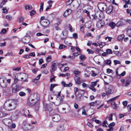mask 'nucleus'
<instances>
[{
    "mask_svg": "<svg viewBox=\"0 0 131 131\" xmlns=\"http://www.w3.org/2000/svg\"><path fill=\"white\" fill-rule=\"evenodd\" d=\"M17 99L7 100L5 102L3 108L6 110L11 111L14 110L17 105Z\"/></svg>",
    "mask_w": 131,
    "mask_h": 131,
    "instance_id": "obj_1",
    "label": "nucleus"
},
{
    "mask_svg": "<svg viewBox=\"0 0 131 131\" xmlns=\"http://www.w3.org/2000/svg\"><path fill=\"white\" fill-rule=\"evenodd\" d=\"M36 97V94H31L28 99L27 104L30 106H32L35 105L38 100Z\"/></svg>",
    "mask_w": 131,
    "mask_h": 131,
    "instance_id": "obj_2",
    "label": "nucleus"
},
{
    "mask_svg": "<svg viewBox=\"0 0 131 131\" xmlns=\"http://www.w3.org/2000/svg\"><path fill=\"white\" fill-rule=\"evenodd\" d=\"M23 124V128L25 130H30L34 127L31 124L27 123L26 121H24Z\"/></svg>",
    "mask_w": 131,
    "mask_h": 131,
    "instance_id": "obj_3",
    "label": "nucleus"
},
{
    "mask_svg": "<svg viewBox=\"0 0 131 131\" xmlns=\"http://www.w3.org/2000/svg\"><path fill=\"white\" fill-rule=\"evenodd\" d=\"M97 7L101 11L106 10L107 8L106 4L103 3H99L98 4Z\"/></svg>",
    "mask_w": 131,
    "mask_h": 131,
    "instance_id": "obj_4",
    "label": "nucleus"
},
{
    "mask_svg": "<svg viewBox=\"0 0 131 131\" xmlns=\"http://www.w3.org/2000/svg\"><path fill=\"white\" fill-rule=\"evenodd\" d=\"M41 25L45 28L49 27V21L47 20L44 19L40 21Z\"/></svg>",
    "mask_w": 131,
    "mask_h": 131,
    "instance_id": "obj_5",
    "label": "nucleus"
},
{
    "mask_svg": "<svg viewBox=\"0 0 131 131\" xmlns=\"http://www.w3.org/2000/svg\"><path fill=\"white\" fill-rule=\"evenodd\" d=\"M68 31L66 30H64L60 35V37L61 39L63 40L66 38L67 36Z\"/></svg>",
    "mask_w": 131,
    "mask_h": 131,
    "instance_id": "obj_6",
    "label": "nucleus"
},
{
    "mask_svg": "<svg viewBox=\"0 0 131 131\" xmlns=\"http://www.w3.org/2000/svg\"><path fill=\"white\" fill-rule=\"evenodd\" d=\"M46 110L49 112L53 110L52 105L51 104H46L44 105Z\"/></svg>",
    "mask_w": 131,
    "mask_h": 131,
    "instance_id": "obj_7",
    "label": "nucleus"
},
{
    "mask_svg": "<svg viewBox=\"0 0 131 131\" xmlns=\"http://www.w3.org/2000/svg\"><path fill=\"white\" fill-rule=\"evenodd\" d=\"M96 23V26L99 28H101L105 25L104 22L102 21V19L101 20H97Z\"/></svg>",
    "mask_w": 131,
    "mask_h": 131,
    "instance_id": "obj_8",
    "label": "nucleus"
},
{
    "mask_svg": "<svg viewBox=\"0 0 131 131\" xmlns=\"http://www.w3.org/2000/svg\"><path fill=\"white\" fill-rule=\"evenodd\" d=\"M52 118L53 121L55 122L58 121L60 119V116L57 114L52 115Z\"/></svg>",
    "mask_w": 131,
    "mask_h": 131,
    "instance_id": "obj_9",
    "label": "nucleus"
},
{
    "mask_svg": "<svg viewBox=\"0 0 131 131\" xmlns=\"http://www.w3.org/2000/svg\"><path fill=\"white\" fill-rule=\"evenodd\" d=\"M101 103L100 101H96L94 102H92L90 103L89 105L90 107H95L99 105Z\"/></svg>",
    "mask_w": 131,
    "mask_h": 131,
    "instance_id": "obj_10",
    "label": "nucleus"
},
{
    "mask_svg": "<svg viewBox=\"0 0 131 131\" xmlns=\"http://www.w3.org/2000/svg\"><path fill=\"white\" fill-rule=\"evenodd\" d=\"M126 24L125 21H118L116 24V26L117 27H122Z\"/></svg>",
    "mask_w": 131,
    "mask_h": 131,
    "instance_id": "obj_11",
    "label": "nucleus"
},
{
    "mask_svg": "<svg viewBox=\"0 0 131 131\" xmlns=\"http://www.w3.org/2000/svg\"><path fill=\"white\" fill-rule=\"evenodd\" d=\"M64 98V96L62 95L61 96V98L59 100H57L55 102L54 104L56 105H58L62 104L63 101V100Z\"/></svg>",
    "mask_w": 131,
    "mask_h": 131,
    "instance_id": "obj_12",
    "label": "nucleus"
},
{
    "mask_svg": "<svg viewBox=\"0 0 131 131\" xmlns=\"http://www.w3.org/2000/svg\"><path fill=\"white\" fill-rule=\"evenodd\" d=\"M56 65V63L55 62L52 63V64L51 72L52 74H53V72L57 70V67Z\"/></svg>",
    "mask_w": 131,
    "mask_h": 131,
    "instance_id": "obj_13",
    "label": "nucleus"
},
{
    "mask_svg": "<svg viewBox=\"0 0 131 131\" xmlns=\"http://www.w3.org/2000/svg\"><path fill=\"white\" fill-rule=\"evenodd\" d=\"M92 16L93 17V18L92 19L93 20H95L97 21V20H101L102 19L100 14L98 15H93Z\"/></svg>",
    "mask_w": 131,
    "mask_h": 131,
    "instance_id": "obj_14",
    "label": "nucleus"
},
{
    "mask_svg": "<svg viewBox=\"0 0 131 131\" xmlns=\"http://www.w3.org/2000/svg\"><path fill=\"white\" fill-rule=\"evenodd\" d=\"M74 80L76 83L77 84H80L81 83L84 81V80L81 79L80 77L75 78Z\"/></svg>",
    "mask_w": 131,
    "mask_h": 131,
    "instance_id": "obj_15",
    "label": "nucleus"
},
{
    "mask_svg": "<svg viewBox=\"0 0 131 131\" xmlns=\"http://www.w3.org/2000/svg\"><path fill=\"white\" fill-rule=\"evenodd\" d=\"M12 92L14 93H16L18 91V90L17 89V85L16 84H13L12 86Z\"/></svg>",
    "mask_w": 131,
    "mask_h": 131,
    "instance_id": "obj_16",
    "label": "nucleus"
},
{
    "mask_svg": "<svg viewBox=\"0 0 131 131\" xmlns=\"http://www.w3.org/2000/svg\"><path fill=\"white\" fill-rule=\"evenodd\" d=\"M1 86L3 88H5V92H9L10 91V89L9 87H6V85L4 84L3 83H2L1 84Z\"/></svg>",
    "mask_w": 131,
    "mask_h": 131,
    "instance_id": "obj_17",
    "label": "nucleus"
},
{
    "mask_svg": "<svg viewBox=\"0 0 131 131\" xmlns=\"http://www.w3.org/2000/svg\"><path fill=\"white\" fill-rule=\"evenodd\" d=\"M72 13L71 10L70 9H67L64 13V17H66L68 16L69 15L71 14Z\"/></svg>",
    "mask_w": 131,
    "mask_h": 131,
    "instance_id": "obj_18",
    "label": "nucleus"
},
{
    "mask_svg": "<svg viewBox=\"0 0 131 131\" xmlns=\"http://www.w3.org/2000/svg\"><path fill=\"white\" fill-rule=\"evenodd\" d=\"M65 129L64 127L62 125H60L58 126L57 131H64Z\"/></svg>",
    "mask_w": 131,
    "mask_h": 131,
    "instance_id": "obj_19",
    "label": "nucleus"
},
{
    "mask_svg": "<svg viewBox=\"0 0 131 131\" xmlns=\"http://www.w3.org/2000/svg\"><path fill=\"white\" fill-rule=\"evenodd\" d=\"M61 83L63 85L64 87H69L71 86H72V84L71 83H69V84H67L66 83L62 81Z\"/></svg>",
    "mask_w": 131,
    "mask_h": 131,
    "instance_id": "obj_20",
    "label": "nucleus"
},
{
    "mask_svg": "<svg viewBox=\"0 0 131 131\" xmlns=\"http://www.w3.org/2000/svg\"><path fill=\"white\" fill-rule=\"evenodd\" d=\"M127 33L129 36H131V26L128 27L126 29Z\"/></svg>",
    "mask_w": 131,
    "mask_h": 131,
    "instance_id": "obj_21",
    "label": "nucleus"
},
{
    "mask_svg": "<svg viewBox=\"0 0 131 131\" xmlns=\"http://www.w3.org/2000/svg\"><path fill=\"white\" fill-rule=\"evenodd\" d=\"M125 37L124 35L122 34L119 35L118 38L117 40L119 41H122Z\"/></svg>",
    "mask_w": 131,
    "mask_h": 131,
    "instance_id": "obj_22",
    "label": "nucleus"
},
{
    "mask_svg": "<svg viewBox=\"0 0 131 131\" xmlns=\"http://www.w3.org/2000/svg\"><path fill=\"white\" fill-rule=\"evenodd\" d=\"M108 25L112 29H113L116 26V24H115L114 22H112L110 23Z\"/></svg>",
    "mask_w": 131,
    "mask_h": 131,
    "instance_id": "obj_23",
    "label": "nucleus"
},
{
    "mask_svg": "<svg viewBox=\"0 0 131 131\" xmlns=\"http://www.w3.org/2000/svg\"><path fill=\"white\" fill-rule=\"evenodd\" d=\"M109 102L111 103V106L113 109H117L116 105L114 101H111Z\"/></svg>",
    "mask_w": 131,
    "mask_h": 131,
    "instance_id": "obj_24",
    "label": "nucleus"
},
{
    "mask_svg": "<svg viewBox=\"0 0 131 131\" xmlns=\"http://www.w3.org/2000/svg\"><path fill=\"white\" fill-rule=\"evenodd\" d=\"M76 99L77 101H79L81 100L82 96L77 93L75 94Z\"/></svg>",
    "mask_w": 131,
    "mask_h": 131,
    "instance_id": "obj_25",
    "label": "nucleus"
},
{
    "mask_svg": "<svg viewBox=\"0 0 131 131\" xmlns=\"http://www.w3.org/2000/svg\"><path fill=\"white\" fill-rule=\"evenodd\" d=\"M73 72L76 77H78L80 75V72L79 71L74 70Z\"/></svg>",
    "mask_w": 131,
    "mask_h": 131,
    "instance_id": "obj_26",
    "label": "nucleus"
},
{
    "mask_svg": "<svg viewBox=\"0 0 131 131\" xmlns=\"http://www.w3.org/2000/svg\"><path fill=\"white\" fill-rule=\"evenodd\" d=\"M85 93V91L83 90H79L78 91L77 94L82 96Z\"/></svg>",
    "mask_w": 131,
    "mask_h": 131,
    "instance_id": "obj_27",
    "label": "nucleus"
},
{
    "mask_svg": "<svg viewBox=\"0 0 131 131\" xmlns=\"http://www.w3.org/2000/svg\"><path fill=\"white\" fill-rule=\"evenodd\" d=\"M88 86V88L90 89L92 91H93L94 92H95L96 91V90L94 88V87L91 84L89 85Z\"/></svg>",
    "mask_w": 131,
    "mask_h": 131,
    "instance_id": "obj_28",
    "label": "nucleus"
},
{
    "mask_svg": "<svg viewBox=\"0 0 131 131\" xmlns=\"http://www.w3.org/2000/svg\"><path fill=\"white\" fill-rule=\"evenodd\" d=\"M25 8L26 10L27 9L31 10L32 8V7L31 5H27L25 6Z\"/></svg>",
    "mask_w": 131,
    "mask_h": 131,
    "instance_id": "obj_29",
    "label": "nucleus"
},
{
    "mask_svg": "<svg viewBox=\"0 0 131 131\" xmlns=\"http://www.w3.org/2000/svg\"><path fill=\"white\" fill-rule=\"evenodd\" d=\"M24 17H19L17 20V21L19 23L22 22L24 19Z\"/></svg>",
    "mask_w": 131,
    "mask_h": 131,
    "instance_id": "obj_30",
    "label": "nucleus"
},
{
    "mask_svg": "<svg viewBox=\"0 0 131 131\" xmlns=\"http://www.w3.org/2000/svg\"><path fill=\"white\" fill-rule=\"evenodd\" d=\"M44 5V3H42L40 4V7L39 9V12H42L43 9V6Z\"/></svg>",
    "mask_w": 131,
    "mask_h": 131,
    "instance_id": "obj_31",
    "label": "nucleus"
},
{
    "mask_svg": "<svg viewBox=\"0 0 131 131\" xmlns=\"http://www.w3.org/2000/svg\"><path fill=\"white\" fill-rule=\"evenodd\" d=\"M106 52L107 55L108 54L113 53V52L112 50L110 49H108L106 50Z\"/></svg>",
    "mask_w": 131,
    "mask_h": 131,
    "instance_id": "obj_32",
    "label": "nucleus"
},
{
    "mask_svg": "<svg viewBox=\"0 0 131 131\" xmlns=\"http://www.w3.org/2000/svg\"><path fill=\"white\" fill-rule=\"evenodd\" d=\"M113 52L114 54L118 56L119 57L121 56V53L118 51H115Z\"/></svg>",
    "mask_w": 131,
    "mask_h": 131,
    "instance_id": "obj_33",
    "label": "nucleus"
},
{
    "mask_svg": "<svg viewBox=\"0 0 131 131\" xmlns=\"http://www.w3.org/2000/svg\"><path fill=\"white\" fill-rule=\"evenodd\" d=\"M86 58V57L83 55H81L79 56V58L80 59L82 60H85Z\"/></svg>",
    "mask_w": 131,
    "mask_h": 131,
    "instance_id": "obj_34",
    "label": "nucleus"
},
{
    "mask_svg": "<svg viewBox=\"0 0 131 131\" xmlns=\"http://www.w3.org/2000/svg\"><path fill=\"white\" fill-rule=\"evenodd\" d=\"M6 114L5 113L0 112V118L6 116Z\"/></svg>",
    "mask_w": 131,
    "mask_h": 131,
    "instance_id": "obj_35",
    "label": "nucleus"
},
{
    "mask_svg": "<svg viewBox=\"0 0 131 131\" xmlns=\"http://www.w3.org/2000/svg\"><path fill=\"white\" fill-rule=\"evenodd\" d=\"M46 61L47 63L50 61L51 60V56H50L46 58Z\"/></svg>",
    "mask_w": 131,
    "mask_h": 131,
    "instance_id": "obj_36",
    "label": "nucleus"
},
{
    "mask_svg": "<svg viewBox=\"0 0 131 131\" xmlns=\"http://www.w3.org/2000/svg\"><path fill=\"white\" fill-rule=\"evenodd\" d=\"M70 74L69 73H67L65 74H60V76L62 77H65V76H70Z\"/></svg>",
    "mask_w": 131,
    "mask_h": 131,
    "instance_id": "obj_37",
    "label": "nucleus"
},
{
    "mask_svg": "<svg viewBox=\"0 0 131 131\" xmlns=\"http://www.w3.org/2000/svg\"><path fill=\"white\" fill-rule=\"evenodd\" d=\"M131 82L130 80H127L126 81V83L125 84V86L126 87L129 85Z\"/></svg>",
    "mask_w": 131,
    "mask_h": 131,
    "instance_id": "obj_38",
    "label": "nucleus"
},
{
    "mask_svg": "<svg viewBox=\"0 0 131 131\" xmlns=\"http://www.w3.org/2000/svg\"><path fill=\"white\" fill-rule=\"evenodd\" d=\"M115 124L114 122H112L109 125L108 127L109 128H112L114 126Z\"/></svg>",
    "mask_w": 131,
    "mask_h": 131,
    "instance_id": "obj_39",
    "label": "nucleus"
},
{
    "mask_svg": "<svg viewBox=\"0 0 131 131\" xmlns=\"http://www.w3.org/2000/svg\"><path fill=\"white\" fill-rule=\"evenodd\" d=\"M67 46L63 45L62 44H61L59 47V48L60 49H63L64 48H66Z\"/></svg>",
    "mask_w": 131,
    "mask_h": 131,
    "instance_id": "obj_40",
    "label": "nucleus"
},
{
    "mask_svg": "<svg viewBox=\"0 0 131 131\" xmlns=\"http://www.w3.org/2000/svg\"><path fill=\"white\" fill-rule=\"evenodd\" d=\"M56 86V84H51L50 85V91H53V89Z\"/></svg>",
    "mask_w": 131,
    "mask_h": 131,
    "instance_id": "obj_41",
    "label": "nucleus"
},
{
    "mask_svg": "<svg viewBox=\"0 0 131 131\" xmlns=\"http://www.w3.org/2000/svg\"><path fill=\"white\" fill-rule=\"evenodd\" d=\"M74 0H69L68 1L66 2V4L67 5H70Z\"/></svg>",
    "mask_w": 131,
    "mask_h": 131,
    "instance_id": "obj_42",
    "label": "nucleus"
},
{
    "mask_svg": "<svg viewBox=\"0 0 131 131\" xmlns=\"http://www.w3.org/2000/svg\"><path fill=\"white\" fill-rule=\"evenodd\" d=\"M107 124V121H105L103 122L102 125L104 127H106Z\"/></svg>",
    "mask_w": 131,
    "mask_h": 131,
    "instance_id": "obj_43",
    "label": "nucleus"
},
{
    "mask_svg": "<svg viewBox=\"0 0 131 131\" xmlns=\"http://www.w3.org/2000/svg\"><path fill=\"white\" fill-rule=\"evenodd\" d=\"M80 30L81 31L83 32L84 31V25L82 24L80 26Z\"/></svg>",
    "mask_w": 131,
    "mask_h": 131,
    "instance_id": "obj_44",
    "label": "nucleus"
},
{
    "mask_svg": "<svg viewBox=\"0 0 131 131\" xmlns=\"http://www.w3.org/2000/svg\"><path fill=\"white\" fill-rule=\"evenodd\" d=\"M99 45L101 48H102L105 45V43L103 42H101V43H99Z\"/></svg>",
    "mask_w": 131,
    "mask_h": 131,
    "instance_id": "obj_45",
    "label": "nucleus"
},
{
    "mask_svg": "<svg viewBox=\"0 0 131 131\" xmlns=\"http://www.w3.org/2000/svg\"><path fill=\"white\" fill-rule=\"evenodd\" d=\"M114 62L115 65H116L117 64H121V62L118 60H114Z\"/></svg>",
    "mask_w": 131,
    "mask_h": 131,
    "instance_id": "obj_46",
    "label": "nucleus"
},
{
    "mask_svg": "<svg viewBox=\"0 0 131 131\" xmlns=\"http://www.w3.org/2000/svg\"><path fill=\"white\" fill-rule=\"evenodd\" d=\"M6 30L5 29H3L1 32L0 33L1 34H4L6 33Z\"/></svg>",
    "mask_w": 131,
    "mask_h": 131,
    "instance_id": "obj_47",
    "label": "nucleus"
},
{
    "mask_svg": "<svg viewBox=\"0 0 131 131\" xmlns=\"http://www.w3.org/2000/svg\"><path fill=\"white\" fill-rule=\"evenodd\" d=\"M26 74L24 73H23L22 74H20L19 75V76H20V77H21V81H23V77L24 76L26 77Z\"/></svg>",
    "mask_w": 131,
    "mask_h": 131,
    "instance_id": "obj_48",
    "label": "nucleus"
},
{
    "mask_svg": "<svg viewBox=\"0 0 131 131\" xmlns=\"http://www.w3.org/2000/svg\"><path fill=\"white\" fill-rule=\"evenodd\" d=\"M83 12L87 14V16L89 17L90 18V14L89 12L86 9H85L83 10Z\"/></svg>",
    "mask_w": 131,
    "mask_h": 131,
    "instance_id": "obj_49",
    "label": "nucleus"
},
{
    "mask_svg": "<svg viewBox=\"0 0 131 131\" xmlns=\"http://www.w3.org/2000/svg\"><path fill=\"white\" fill-rule=\"evenodd\" d=\"M119 97V96H116L112 98V99H111L110 100L108 101V102H110V101H113V100H116L117 98V97Z\"/></svg>",
    "mask_w": 131,
    "mask_h": 131,
    "instance_id": "obj_50",
    "label": "nucleus"
},
{
    "mask_svg": "<svg viewBox=\"0 0 131 131\" xmlns=\"http://www.w3.org/2000/svg\"><path fill=\"white\" fill-rule=\"evenodd\" d=\"M88 53L89 54H92L93 53V52L91 50L89 49H88L87 50Z\"/></svg>",
    "mask_w": 131,
    "mask_h": 131,
    "instance_id": "obj_51",
    "label": "nucleus"
},
{
    "mask_svg": "<svg viewBox=\"0 0 131 131\" xmlns=\"http://www.w3.org/2000/svg\"><path fill=\"white\" fill-rule=\"evenodd\" d=\"M3 12L4 13H7V10L6 7H3L2 8Z\"/></svg>",
    "mask_w": 131,
    "mask_h": 131,
    "instance_id": "obj_52",
    "label": "nucleus"
},
{
    "mask_svg": "<svg viewBox=\"0 0 131 131\" xmlns=\"http://www.w3.org/2000/svg\"><path fill=\"white\" fill-rule=\"evenodd\" d=\"M106 91L107 94H109L111 93L112 90H111L108 89L106 90Z\"/></svg>",
    "mask_w": 131,
    "mask_h": 131,
    "instance_id": "obj_53",
    "label": "nucleus"
},
{
    "mask_svg": "<svg viewBox=\"0 0 131 131\" xmlns=\"http://www.w3.org/2000/svg\"><path fill=\"white\" fill-rule=\"evenodd\" d=\"M19 95L21 96H24L26 95V94L25 93L22 92H20L19 93Z\"/></svg>",
    "mask_w": 131,
    "mask_h": 131,
    "instance_id": "obj_54",
    "label": "nucleus"
},
{
    "mask_svg": "<svg viewBox=\"0 0 131 131\" xmlns=\"http://www.w3.org/2000/svg\"><path fill=\"white\" fill-rule=\"evenodd\" d=\"M36 13L35 11L34 10H31L30 13V15L31 16L33 15Z\"/></svg>",
    "mask_w": 131,
    "mask_h": 131,
    "instance_id": "obj_55",
    "label": "nucleus"
},
{
    "mask_svg": "<svg viewBox=\"0 0 131 131\" xmlns=\"http://www.w3.org/2000/svg\"><path fill=\"white\" fill-rule=\"evenodd\" d=\"M127 108L128 111L129 112L131 110V104L128 105L127 106Z\"/></svg>",
    "mask_w": 131,
    "mask_h": 131,
    "instance_id": "obj_56",
    "label": "nucleus"
},
{
    "mask_svg": "<svg viewBox=\"0 0 131 131\" xmlns=\"http://www.w3.org/2000/svg\"><path fill=\"white\" fill-rule=\"evenodd\" d=\"M82 86L84 88H86L88 86V85L85 83H83L82 84Z\"/></svg>",
    "mask_w": 131,
    "mask_h": 131,
    "instance_id": "obj_57",
    "label": "nucleus"
},
{
    "mask_svg": "<svg viewBox=\"0 0 131 131\" xmlns=\"http://www.w3.org/2000/svg\"><path fill=\"white\" fill-rule=\"evenodd\" d=\"M122 103L124 106H126L127 105L128 102L127 101H125L123 102Z\"/></svg>",
    "mask_w": 131,
    "mask_h": 131,
    "instance_id": "obj_58",
    "label": "nucleus"
},
{
    "mask_svg": "<svg viewBox=\"0 0 131 131\" xmlns=\"http://www.w3.org/2000/svg\"><path fill=\"white\" fill-rule=\"evenodd\" d=\"M78 88H77L75 87L74 88V91L75 94L77 93L78 92Z\"/></svg>",
    "mask_w": 131,
    "mask_h": 131,
    "instance_id": "obj_59",
    "label": "nucleus"
},
{
    "mask_svg": "<svg viewBox=\"0 0 131 131\" xmlns=\"http://www.w3.org/2000/svg\"><path fill=\"white\" fill-rule=\"evenodd\" d=\"M82 114L83 115H87V113H86V111L85 109H83Z\"/></svg>",
    "mask_w": 131,
    "mask_h": 131,
    "instance_id": "obj_60",
    "label": "nucleus"
},
{
    "mask_svg": "<svg viewBox=\"0 0 131 131\" xmlns=\"http://www.w3.org/2000/svg\"><path fill=\"white\" fill-rule=\"evenodd\" d=\"M38 69H37L36 68L35 69L32 70V72L34 73H36L38 71Z\"/></svg>",
    "mask_w": 131,
    "mask_h": 131,
    "instance_id": "obj_61",
    "label": "nucleus"
},
{
    "mask_svg": "<svg viewBox=\"0 0 131 131\" xmlns=\"http://www.w3.org/2000/svg\"><path fill=\"white\" fill-rule=\"evenodd\" d=\"M19 80L17 78L16 76H15L14 79V81L15 83H17Z\"/></svg>",
    "mask_w": 131,
    "mask_h": 131,
    "instance_id": "obj_62",
    "label": "nucleus"
},
{
    "mask_svg": "<svg viewBox=\"0 0 131 131\" xmlns=\"http://www.w3.org/2000/svg\"><path fill=\"white\" fill-rule=\"evenodd\" d=\"M6 18L8 20H10L12 18V17L9 15H7L6 16Z\"/></svg>",
    "mask_w": 131,
    "mask_h": 131,
    "instance_id": "obj_63",
    "label": "nucleus"
},
{
    "mask_svg": "<svg viewBox=\"0 0 131 131\" xmlns=\"http://www.w3.org/2000/svg\"><path fill=\"white\" fill-rule=\"evenodd\" d=\"M23 57L26 59L29 58H30L28 54H26L23 56Z\"/></svg>",
    "mask_w": 131,
    "mask_h": 131,
    "instance_id": "obj_64",
    "label": "nucleus"
}]
</instances>
